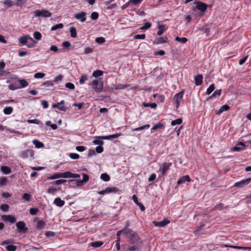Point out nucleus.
<instances>
[{
    "instance_id": "nucleus-1",
    "label": "nucleus",
    "mask_w": 251,
    "mask_h": 251,
    "mask_svg": "<svg viewBox=\"0 0 251 251\" xmlns=\"http://www.w3.org/2000/svg\"><path fill=\"white\" fill-rule=\"evenodd\" d=\"M129 243L132 246L129 247L128 251H140L142 245V242L140 240L139 236H134L132 239H129Z\"/></svg>"
},
{
    "instance_id": "nucleus-2",
    "label": "nucleus",
    "mask_w": 251,
    "mask_h": 251,
    "mask_svg": "<svg viewBox=\"0 0 251 251\" xmlns=\"http://www.w3.org/2000/svg\"><path fill=\"white\" fill-rule=\"evenodd\" d=\"M51 15V13L46 9L36 10L34 12V16L35 17L49 18Z\"/></svg>"
},
{
    "instance_id": "nucleus-3",
    "label": "nucleus",
    "mask_w": 251,
    "mask_h": 251,
    "mask_svg": "<svg viewBox=\"0 0 251 251\" xmlns=\"http://www.w3.org/2000/svg\"><path fill=\"white\" fill-rule=\"evenodd\" d=\"M103 85V83L102 81H99L97 79L94 80L91 84L92 88L98 93H99L102 91Z\"/></svg>"
},
{
    "instance_id": "nucleus-4",
    "label": "nucleus",
    "mask_w": 251,
    "mask_h": 251,
    "mask_svg": "<svg viewBox=\"0 0 251 251\" xmlns=\"http://www.w3.org/2000/svg\"><path fill=\"white\" fill-rule=\"evenodd\" d=\"M184 90H182L180 92L176 94L173 99L175 103L176 104V107L177 108L179 106V103L182 100Z\"/></svg>"
},
{
    "instance_id": "nucleus-5",
    "label": "nucleus",
    "mask_w": 251,
    "mask_h": 251,
    "mask_svg": "<svg viewBox=\"0 0 251 251\" xmlns=\"http://www.w3.org/2000/svg\"><path fill=\"white\" fill-rule=\"evenodd\" d=\"M172 165V163L170 162H165L162 164V167L159 169V171L163 176L166 174Z\"/></svg>"
},
{
    "instance_id": "nucleus-6",
    "label": "nucleus",
    "mask_w": 251,
    "mask_h": 251,
    "mask_svg": "<svg viewBox=\"0 0 251 251\" xmlns=\"http://www.w3.org/2000/svg\"><path fill=\"white\" fill-rule=\"evenodd\" d=\"M30 40L32 41L33 39L31 37H30L28 35H26L25 36L21 37L19 38V41L20 42V46H22L26 44L27 41Z\"/></svg>"
},
{
    "instance_id": "nucleus-7",
    "label": "nucleus",
    "mask_w": 251,
    "mask_h": 251,
    "mask_svg": "<svg viewBox=\"0 0 251 251\" xmlns=\"http://www.w3.org/2000/svg\"><path fill=\"white\" fill-rule=\"evenodd\" d=\"M86 13L84 12H81L75 14L74 17L76 19L79 20L81 23L84 22L86 20Z\"/></svg>"
},
{
    "instance_id": "nucleus-8",
    "label": "nucleus",
    "mask_w": 251,
    "mask_h": 251,
    "mask_svg": "<svg viewBox=\"0 0 251 251\" xmlns=\"http://www.w3.org/2000/svg\"><path fill=\"white\" fill-rule=\"evenodd\" d=\"M246 148V145L243 142H239L233 147L232 150L234 151H240L244 150Z\"/></svg>"
},
{
    "instance_id": "nucleus-9",
    "label": "nucleus",
    "mask_w": 251,
    "mask_h": 251,
    "mask_svg": "<svg viewBox=\"0 0 251 251\" xmlns=\"http://www.w3.org/2000/svg\"><path fill=\"white\" fill-rule=\"evenodd\" d=\"M251 181V178H248L245 180H242L240 181L237 182L235 183L234 186L236 187L241 188L244 185L248 184Z\"/></svg>"
},
{
    "instance_id": "nucleus-10",
    "label": "nucleus",
    "mask_w": 251,
    "mask_h": 251,
    "mask_svg": "<svg viewBox=\"0 0 251 251\" xmlns=\"http://www.w3.org/2000/svg\"><path fill=\"white\" fill-rule=\"evenodd\" d=\"M195 3L196 4L197 8L199 10L203 12L206 10L207 8V5L206 3H204L201 1H196Z\"/></svg>"
},
{
    "instance_id": "nucleus-11",
    "label": "nucleus",
    "mask_w": 251,
    "mask_h": 251,
    "mask_svg": "<svg viewBox=\"0 0 251 251\" xmlns=\"http://www.w3.org/2000/svg\"><path fill=\"white\" fill-rule=\"evenodd\" d=\"M125 234L127 235V237L129 239H132V238L134 237V236H137L138 235L132 230L130 229H126L125 228Z\"/></svg>"
},
{
    "instance_id": "nucleus-12",
    "label": "nucleus",
    "mask_w": 251,
    "mask_h": 251,
    "mask_svg": "<svg viewBox=\"0 0 251 251\" xmlns=\"http://www.w3.org/2000/svg\"><path fill=\"white\" fill-rule=\"evenodd\" d=\"M25 223L23 221L18 222L16 223L17 228L21 232L26 231V228L25 227Z\"/></svg>"
},
{
    "instance_id": "nucleus-13",
    "label": "nucleus",
    "mask_w": 251,
    "mask_h": 251,
    "mask_svg": "<svg viewBox=\"0 0 251 251\" xmlns=\"http://www.w3.org/2000/svg\"><path fill=\"white\" fill-rule=\"evenodd\" d=\"M1 218L3 220L8 221L11 223H14L16 221V218L12 215H3Z\"/></svg>"
},
{
    "instance_id": "nucleus-14",
    "label": "nucleus",
    "mask_w": 251,
    "mask_h": 251,
    "mask_svg": "<svg viewBox=\"0 0 251 251\" xmlns=\"http://www.w3.org/2000/svg\"><path fill=\"white\" fill-rule=\"evenodd\" d=\"M153 223L154 226H156L164 227L170 223V221L167 219H165L160 222L154 221Z\"/></svg>"
},
{
    "instance_id": "nucleus-15",
    "label": "nucleus",
    "mask_w": 251,
    "mask_h": 251,
    "mask_svg": "<svg viewBox=\"0 0 251 251\" xmlns=\"http://www.w3.org/2000/svg\"><path fill=\"white\" fill-rule=\"evenodd\" d=\"M122 134L121 133H116L112 135H110L108 136H100V138L104 140H109L112 138H117L121 136Z\"/></svg>"
},
{
    "instance_id": "nucleus-16",
    "label": "nucleus",
    "mask_w": 251,
    "mask_h": 251,
    "mask_svg": "<svg viewBox=\"0 0 251 251\" xmlns=\"http://www.w3.org/2000/svg\"><path fill=\"white\" fill-rule=\"evenodd\" d=\"M191 181V178H190L188 175L184 176L181 177H180L177 181V184L179 185L181 183H184L186 181L190 182Z\"/></svg>"
},
{
    "instance_id": "nucleus-17",
    "label": "nucleus",
    "mask_w": 251,
    "mask_h": 251,
    "mask_svg": "<svg viewBox=\"0 0 251 251\" xmlns=\"http://www.w3.org/2000/svg\"><path fill=\"white\" fill-rule=\"evenodd\" d=\"M203 76L202 75L199 74L195 76V81L196 85L199 86L202 83Z\"/></svg>"
},
{
    "instance_id": "nucleus-18",
    "label": "nucleus",
    "mask_w": 251,
    "mask_h": 251,
    "mask_svg": "<svg viewBox=\"0 0 251 251\" xmlns=\"http://www.w3.org/2000/svg\"><path fill=\"white\" fill-rule=\"evenodd\" d=\"M34 154L33 151L31 150H27L22 153V156L23 158H27L29 156L32 157Z\"/></svg>"
},
{
    "instance_id": "nucleus-19",
    "label": "nucleus",
    "mask_w": 251,
    "mask_h": 251,
    "mask_svg": "<svg viewBox=\"0 0 251 251\" xmlns=\"http://www.w3.org/2000/svg\"><path fill=\"white\" fill-rule=\"evenodd\" d=\"M132 200L134 201V202L136 203L142 211H143L145 210V208L144 206L142 203L141 202H139L138 201V198L135 195H133L132 196Z\"/></svg>"
},
{
    "instance_id": "nucleus-20",
    "label": "nucleus",
    "mask_w": 251,
    "mask_h": 251,
    "mask_svg": "<svg viewBox=\"0 0 251 251\" xmlns=\"http://www.w3.org/2000/svg\"><path fill=\"white\" fill-rule=\"evenodd\" d=\"M18 82L20 84V86H19L20 89L26 87L29 85L28 82L25 79H19Z\"/></svg>"
},
{
    "instance_id": "nucleus-21",
    "label": "nucleus",
    "mask_w": 251,
    "mask_h": 251,
    "mask_svg": "<svg viewBox=\"0 0 251 251\" xmlns=\"http://www.w3.org/2000/svg\"><path fill=\"white\" fill-rule=\"evenodd\" d=\"M54 204L59 207L63 206L65 204V201L59 198H57L54 200Z\"/></svg>"
},
{
    "instance_id": "nucleus-22",
    "label": "nucleus",
    "mask_w": 251,
    "mask_h": 251,
    "mask_svg": "<svg viewBox=\"0 0 251 251\" xmlns=\"http://www.w3.org/2000/svg\"><path fill=\"white\" fill-rule=\"evenodd\" d=\"M52 107L53 108H58L62 111H66L67 110V108L64 106V105H60L58 103L52 104Z\"/></svg>"
},
{
    "instance_id": "nucleus-23",
    "label": "nucleus",
    "mask_w": 251,
    "mask_h": 251,
    "mask_svg": "<svg viewBox=\"0 0 251 251\" xmlns=\"http://www.w3.org/2000/svg\"><path fill=\"white\" fill-rule=\"evenodd\" d=\"M168 42V38L166 36H163L157 38L156 41V44L167 43Z\"/></svg>"
},
{
    "instance_id": "nucleus-24",
    "label": "nucleus",
    "mask_w": 251,
    "mask_h": 251,
    "mask_svg": "<svg viewBox=\"0 0 251 251\" xmlns=\"http://www.w3.org/2000/svg\"><path fill=\"white\" fill-rule=\"evenodd\" d=\"M45 225L46 224L45 222L42 220H40L37 222L36 227L38 229H42L45 227Z\"/></svg>"
},
{
    "instance_id": "nucleus-25",
    "label": "nucleus",
    "mask_w": 251,
    "mask_h": 251,
    "mask_svg": "<svg viewBox=\"0 0 251 251\" xmlns=\"http://www.w3.org/2000/svg\"><path fill=\"white\" fill-rule=\"evenodd\" d=\"M229 108H230V107L228 105H227V104L224 105L222 107H221V108L219 109V110L218 111V112L217 113V114H220L225 111L228 110Z\"/></svg>"
},
{
    "instance_id": "nucleus-26",
    "label": "nucleus",
    "mask_w": 251,
    "mask_h": 251,
    "mask_svg": "<svg viewBox=\"0 0 251 251\" xmlns=\"http://www.w3.org/2000/svg\"><path fill=\"white\" fill-rule=\"evenodd\" d=\"M150 125L149 124H146L143 126H140V127H137V128H133L132 129V132H134V131H139V130H142L144 129H148L150 127Z\"/></svg>"
},
{
    "instance_id": "nucleus-27",
    "label": "nucleus",
    "mask_w": 251,
    "mask_h": 251,
    "mask_svg": "<svg viewBox=\"0 0 251 251\" xmlns=\"http://www.w3.org/2000/svg\"><path fill=\"white\" fill-rule=\"evenodd\" d=\"M70 32L72 37L75 38L76 37L77 33L75 27L72 26L70 28Z\"/></svg>"
},
{
    "instance_id": "nucleus-28",
    "label": "nucleus",
    "mask_w": 251,
    "mask_h": 251,
    "mask_svg": "<svg viewBox=\"0 0 251 251\" xmlns=\"http://www.w3.org/2000/svg\"><path fill=\"white\" fill-rule=\"evenodd\" d=\"M91 246L94 248H98L100 247L103 245V242L102 241H95L91 243Z\"/></svg>"
},
{
    "instance_id": "nucleus-29",
    "label": "nucleus",
    "mask_w": 251,
    "mask_h": 251,
    "mask_svg": "<svg viewBox=\"0 0 251 251\" xmlns=\"http://www.w3.org/2000/svg\"><path fill=\"white\" fill-rule=\"evenodd\" d=\"M13 108L11 106H8L4 108L3 112L5 115H10L13 112Z\"/></svg>"
},
{
    "instance_id": "nucleus-30",
    "label": "nucleus",
    "mask_w": 251,
    "mask_h": 251,
    "mask_svg": "<svg viewBox=\"0 0 251 251\" xmlns=\"http://www.w3.org/2000/svg\"><path fill=\"white\" fill-rule=\"evenodd\" d=\"M33 143L37 148H40L44 147V144L38 141V140H34Z\"/></svg>"
},
{
    "instance_id": "nucleus-31",
    "label": "nucleus",
    "mask_w": 251,
    "mask_h": 251,
    "mask_svg": "<svg viewBox=\"0 0 251 251\" xmlns=\"http://www.w3.org/2000/svg\"><path fill=\"white\" fill-rule=\"evenodd\" d=\"M229 248L234 249H240V250H251V247H241V246H228Z\"/></svg>"
},
{
    "instance_id": "nucleus-32",
    "label": "nucleus",
    "mask_w": 251,
    "mask_h": 251,
    "mask_svg": "<svg viewBox=\"0 0 251 251\" xmlns=\"http://www.w3.org/2000/svg\"><path fill=\"white\" fill-rule=\"evenodd\" d=\"M158 27L159 28V30L157 32V34L158 35H161L165 31V26L164 25H158Z\"/></svg>"
},
{
    "instance_id": "nucleus-33",
    "label": "nucleus",
    "mask_w": 251,
    "mask_h": 251,
    "mask_svg": "<svg viewBox=\"0 0 251 251\" xmlns=\"http://www.w3.org/2000/svg\"><path fill=\"white\" fill-rule=\"evenodd\" d=\"M1 170L5 174H9L11 171L10 168L7 166H2L1 167Z\"/></svg>"
},
{
    "instance_id": "nucleus-34",
    "label": "nucleus",
    "mask_w": 251,
    "mask_h": 251,
    "mask_svg": "<svg viewBox=\"0 0 251 251\" xmlns=\"http://www.w3.org/2000/svg\"><path fill=\"white\" fill-rule=\"evenodd\" d=\"M100 178L104 181H108L110 180V176L106 173L101 174Z\"/></svg>"
},
{
    "instance_id": "nucleus-35",
    "label": "nucleus",
    "mask_w": 251,
    "mask_h": 251,
    "mask_svg": "<svg viewBox=\"0 0 251 251\" xmlns=\"http://www.w3.org/2000/svg\"><path fill=\"white\" fill-rule=\"evenodd\" d=\"M107 191H108V193H117L119 191V189L117 188V187H107Z\"/></svg>"
},
{
    "instance_id": "nucleus-36",
    "label": "nucleus",
    "mask_w": 251,
    "mask_h": 251,
    "mask_svg": "<svg viewBox=\"0 0 251 251\" xmlns=\"http://www.w3.org/2000/svg\"><path fill=\"white\" fill-rule=\"evenodd\" d=\"M103 71H102L101 70H97V71H94L92 75L94 77H97L98 76H101L103 75Z\"/></svg>"
},
{
    "instance_id": "nucleus-37",
    "label": "nucleus",
    "mask_w": 251,
    "mask_h": 251,
    "mask_svg": "<svg viewBox=\"0 0 251 251\" xmlns=\"http://www.w3.org/2000/svg\"><path fill=\"white\" fill-rule=\"evenodd\" d=\"M182 122V120L181 118H178L175 120H173L171 122V125L174 126L176 125H180Z\"/></svg>"
},
{
    "instance_id": "nucleus-38",
    "label": "nucleus",
    "mask_w": 251,
    "mask_h": 251,
    "mask_svg": "<svg viewBox=\"0 0 251 251\" xmlns=\"http://www.w3.org/2000/svg\"><path fill=\"white\" fill-rule=\"evenodd\" d=\"M143 105L145 107L150 106V107H151L152 108H156L157 106L156 104L154 102L151 103L144 102V103H143Z\"/></svg>"
},
{
    "instance_id": "nucleus-39",
    "label": "nucleus",
    "mask_w": 251,
    "mask_h": 251,
    "mask_svg": "<svg viewBox=\"0 0 251 251\" xmlns=\"http://www.w3.org/2000/svg\"><path fill=\"white\" fill-rule=\"evenodd\" d=\"M215 85L214 84H211L209 87L207 89L206 94L210 95L214 90Z\"/></svg>"
},
{
    "instance_id": "nucleus-40",
    "label": "nucleus",
    "mask_w": 251,
    "mask_h": 251,
    "mask_svg": "<svg viewBox=\"0 0 251 251\" xmlns=\"http://www.w3.org/2000/svg\"><path fill=\"white\" fill-rule=\"evenodd\" d=\"M175 40L177 42H180V43H181L182 44L185 43L188 41L187 39L186 38H185V37L179 38L178 37H176L175 38Z\"/></svg>"
},
{
    "instance_id": "nucleus-41",
    "label": "nucleus",
    "mask_w": 251,
    "mask_h": 251,
    "mask_svg": "<svg viewBox=\"0 0 251 251\" xmlns=\"http://www.w3.org/2000/svg\"><path fill=\"white\" fill-rule=\"evenodd\" d=\"M221 93V90H216L213 94L209 97V98H212L213 97L216 98L217 97H219Z\"/></svg>"
},
{
    "instance_id": "nucleus-42",
    "label": "nucleus",
    "mask_w": 251,
    "mask_h": 251,
    "mask_svg": "<svg viewBox=\"0 0 251 251\" xmlns=\"http://www.w3.org/2000/svg\"><path fill=\"white\" fill-rule=\"evenodd\" d=\"M63 26H64L61 23L57 24V25H53L51 27V30L54 31V30H55L59 28H62L63 27Z\"/></svg>"
},
{
    "instance_id": "nucleus-43",
    "label": "nucleus",
    "mask_w": 251,
    "mask_h": 251,
    "mask_svg": "<svg viewBox=\"0 0 251 251\" xmlns=\"http://www.w3.org/2000/svg\"><path fill=\"white\" fill-rule=\"evenodd\" d=\"M88 79L87 76L85 75H82L79 78V82L81 84L84 83L85 81Z\"/></svg>"
},
{
    "instance_id": "nucleus-44",
    "label": "nucleus",
    "mask_w": 251,
    "mask_h": 251,
    "mask_svg": "<svg viewBox=\"0 0 251 251\" xmlns=\"http://www.w3.org/2000/svg\"><path fill=\"white\" fill-rule=\"evenodd\" d=\"M33 37L35 39L40 40L41 39L42 35L39 31H35L33 33Z\"/></svg>"
},
{
    "instance_id": "nucleus-45",
    "label": "nucleus",
    "mask_w": 251,
    "mask_h": 251,
    "mask_svg": "<svg viewBox=\"0 0 251 251\" xmlns=\"http://www.w3.org/2000/svg\"><path fill=\"white\" fill-rule=\"evenodd\" d=\"M62 177L72 178V173L70 172H66L62 173Z\"/></svg>"
},
{
    "instance_id": "nucleus-46",
    "label": "nucleus",
    "mask_w": 251,
    "mask_h": 251,
    "mask_svg": "<svg viewBox=\"0 0 251 251\" xmlns=\"http://www.w3.org/2000/svg\"><path fill=\"white\" fill-rule=\"evenodd\" d=\"M27 123L29 124H35L37 125H39L41 124V121L37 119H33V120H27Z\"/></svg>"
},
{
    "instance_id": "nucleus-47",
    "label": "nucleus",
    "mask_w": 251,
    "mask_h": 251,
    "mask_svg": "<svg viewBox=\"0 0 251 251\" xmlns=\"http://www.w3.org/2000/svg\"><path fill=\"white\" fill-rule=\"evenodd\" d=\"M62 177V173H56L49 178V179H55Z\"/></svg>"
},
{
    "instance_id": "nucleus-48",
    "label": "nucleus",
    "mask_w": 251,
    "mask_h": 251,
    "mask_svg": "<svg viewBox=\"0 0 251 251\" xmlns=\"http://www.w3.org/2000/svg\"><path fill=\"white\" fill-rule=\"evenodd\" d=\"M163 126V124L160 122L158 123V124L154 125L152 128L151 130H156L158 128H161Z\"/></svg>"
},
{
    "instance_id": "nucleus-49",
    "label": "nucleus",
    "mask_w": 251,
    "mask_h": 251,
    "mask_svg": "<svg viewBox=\"0 0 251 251\" xmlns=\"http://www.w3.org/2000/svg\"><path fill=\"white\" fill-rule=\"evenodd\" d=\"M45 76V74L43 73H37L34 74V77L35 78H42Z\"/></svg>"
},
{
    "instance_id": "nucleus-50",
    "label": "nucleus",
    "mask_w": 251,
    "mask_h": 251,
    "mask_svg": "<svg viewBox=\"0 0 251 251\" xmlns=\"http://www.w3.org/2000/svg\"><path fill=\"white\" fill-rule=\"evenodd\" d=\"M6 249L8 251H15L17 247L14 245H7L6 246Z\"/></svg>"
},
{
    "instance_id": "nucleus-51",
    "label": "nucleus",
    "mask_w": 251,
    "mask_h": 251,
    "mask_svg": "<svg viewBox=\"0 0 251 251\" xmlns=\"http://www.w3.org/2000/svg\"><path fill=\"white\" fill-rule=\"evenodd\" d=\"M65 87L71 90H74L75 88L74 84L71 82L66 83L65 84Z\"/></svg>"
},
{
    "instance_id": "nucleus-52",
    "label": "nucleus",
    "mask_w": 251,
    "mask_h": 251,
    "mask_svg": "<svg viewBox=\"0 0 251 251\" xmlns=\"http://www.w3.org/2000/svg\"><path fill=\"white\" fill-rule=\"evenodd\" d=\"M39 210L38 208H31L29 209V213L32 215H36L37 212H38Z\"/></svg>"
},
{
    "instance_id": "nucleus-53",
    "label": "nucleus",
    "mask_w": 251,
    "mask_h": 251,
    "mask_svg": "<svg viewBox=\"0 0 251 251\" xmlns=\"http://www.w3.org/2000/svg\"><path fill=\"white\" fill-rule=\"evenodd\" d=\"M151 26V24L149 22H146L144 23V25L142 26L140 29L142 30L146 29L149 28Z\"/></svg>"
},
{
    "instance_id": "nucleus-54",
    "label": "nucleus",
    "mask_w": 251,
    "mask_h": 251,
    "mask_svg": "<svg viewBox=\"0 0 251 251\" xmlns=\"http://www.w3.org/2000/svg\"><path fill=\"white\" fill-rule=\"evenodd\" d=\"M70 157L72 159H77L79 157V155L75 153H71L69 154Z\"/></svg>"
},
{
    "instance_id": "nucleus-55",
    "label": "nucleus",
    "mask_w": 251,
    "mask_h": 251,
    "mask_svg": "<svg viewBox=\"0 0 251 251\" xmlns=\"http://www.w3.org/2000/svg\"><path fill=\"white\" fill-rule=\"evenodd\" d=\"M22 198L26 201H29L31 199V196L28 193L24 194Z\"/></svg>"
},
{
    "instance_id": "nucleus-56",
    "label": "nucleus",
    "mask_w": 251,
    "mask_h": 251,
    "mask_svg": "<svg viewBox=\"0 0 251 251\" xmlns=\"http://www.w3.org/2000/svg\"><path fill=\"white\" fill-rule=\"evenodd\" d=\"M90 17H91V19H92V20H97V19H98V18L99 17V14L96 12H93L92 13Z\"/></svg>"
},
{
    "instance_id": "nucleus-57",
    "label": "nucleus",
    "mask_w": 251,
    "mask_h": 251,
    "mask_svg": "<svg viewBox=\"0 0 251 251\" xmlns=\"http://www.w3.org/2000/svg\"><path fill=\"white\" fill-rule=\"evenodd\" d=\"M105 40L103 37H97L96 39V42L98 44H102L104 43Z\"/></svg>"
},
{
    "instance_id": "nucleus-58",
    "label": "nucleus",
    "mask_w": 251,
    "mask_h": 251,
    "mask_svg": "<svg viewBox=\"0 0 251 251\" xmlns=\"http://www.w3.org/2000/svg\"><path fill=\"white\" fill-rule=\"evenodd\" d=\"M8 88L10 90H15L18 89H20L19 86H17L16 84H11L8 86Z\"/></svg>"
},
{
    "instance_id": "nucleus-59",
    "label": "nucleus",
    "mask_w": 251,
    "mask_h": 251,
    "mask_svg": "<svg viewBox=\"0 0 251 251\" xmlns=\"http://www.w3.org/2000/svg\"><path fill=\"white\" fill-rule=\"evenodd\" d=\"M9 208V205L7 204H3L0 206V209L3 211H7Z\"/></svg>"
},
{
    "instance_id": "nucleus-60",
    "label": "nucleus",
    "mask_w": 251,
    "mask_h": 251,
    "mask_svg": "<svg viewBox=\"0 0 251 251\" xmlns=\"http://www.w3.org/2000/svg\"><path fill=\"white\" fill-rule=\"evenodd\" d=\"M93 143L95 145H98L99 146H101V145H102L104 144V142H103V141L100 140H98V139L94 140L93 141Z\"/></svg>"
},
{
    "instance_id": "nucleus-61",
    "label": "nucleus",
    "mask_w": 251,
    "mask_h": 251,
    "mask_svg": "<svg viewBox=\"0 0 251 251\" xmlns=\"http://www.w3.org/2000/svg\"><path fill=\"white\" fill-rule=\"evenodd\" d=\"M67 180L66 179H59L54 181V183L57 185H59L61 184L65 183L66 182Z\"/></svg>"
},
{
    "instance_id": "nucleus-62",
    "label": "nucleus",
    "mask_w": 251,
    "mask_h": 251,
    "mask_svg": "<svg viewBox=\"0 0 251 251\" xmlns=\"http://www.w3.org/2000/svg\"><path fill=\"white\" fill-rule=\"evenodd\" d=\"M53 83L50 81H47L44 82L43 84L46 87H50L53 86Z\"/></svg>"
},
{
    "instance_id": "nucleus-63",
    "label": "nucleus",
    "mask_w": 251,
    "mask_h": 251,
    "mask_svg": "<svg viewBox=\"0 0 251 251\" xmlns=\"http://www.w3.org/2000/svg\"><path fill=\"white\" fill-rule=\"evenodd\" d=\"M57 189L53 188H49L48 190V193L49 194H51L52 195H55V193L57 191Z\"/></svg>"
},
{
    "instance_id": "nucleus-64",
    "label": "nucleus",
    "mask_w": 251,
    "mask_h": 251,
    "mask_svg": "<svg viewBox=\"0 0 251 251\" xmlns=\"http://www.w3.org/2000/svg\"><path fill=\"white\" fill-rule=\"evenodd\" d=\"M41 104L43 106V107L45 109L47 108L49 106V104L47 101L45 100H42L41 101Z\"/></svg>"
}]
</instances>
